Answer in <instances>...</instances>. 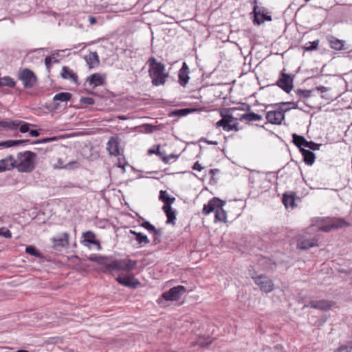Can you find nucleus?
Wrapping results in <instances>:
<instances>
[{
    "instance_id": "c756f323",
    "label": "nucleus",
    "mask_w": 352,
    "mask_h": 352,
    "mask_svg": "<svg viewBox=\"0 0 352 352\" xmlns=\"http://www.w3.org/2000/svg\"><path fill=\"white\" fill-rule=\"evenodd\" d=\"M72 97V94L69 92H60L56 94L53 100L55 101H61V102H67L71 100Z\"/></svg>"
},
{
    "instance_id": "bf43d9fd",
    "label": "nucleus",
    "mask_w": 352,
    "mask_h": 352,
    "mask_svg": "<svg viewBox=\"0 0 352 352\" xmlns=\"http://www.w3.org/2000/svg\"><path fill=\"white\" fill-rule=\"evenodd\" d=\"M219 172V169H217V168H214V169H210L209 170V174L211 175L212 176V179H213V177L214 175L216 174V173H218Z\"/></svg>"
},
{
    "instance_id": "b1692460",
    "label": "nucleus",
    "mask_w": 352,
    "mask_h": 352,
    "mask_svg": "<svg viewBox=\"0 0 352 352\" xmlns=\"http://www.w3.org/2000/svg\"><path fill=\"white\" fill-rule=\"evenodd\" d=\"M130 233L135 236V240L140 247L144 246L150 243L147 236L136 231L130 230Z\"/></svg>"
},
{
    "instance_id": "5fc2aeb1",
    "label": "nucleus",
    "mask_w": 352,
    "mask_h": 352,
    "mask_svg": "<svg viewBox=\"0 0 352 352\" xmlns=\"http://www.w3.org/2000/svg\"><path fill=\"white\" fill-rule=\"evenodd\" d=\"M160 145L157 146V148L156 149H152V148H150L148 151V153L149 154H156L157 155H160Z\"/></svg>"
},
{
    "instance_id": "5701e85b",
    "label": "nucleus",
    "mask_w": 352,
    "mask_h": 352,
    "mask_svg": "<svg viewBox=\"0 0 352 352\" xmlns=\"http://www.w3.org/2000/svg\"><path fill=\"white\" fill-rule=\"evenodd\" d=\"M302 155L303 156V161L307 165H312L315 162V154L313 151L305 148H301Z\"/></svg>"
},
{
    "instance_id": "680f3d73",
    "label": "nucleus",
    "mask_w": 352,
    "mask_h": 352,
    "mask_svg": "<svg viewBox=\"0 0 352 352\" xmlns=\"http://www.w3.org/2000/svg\"><path fill=\"white\" fill-rule=\"evenodd\" d=\"M88 20L91 24H95L96 23V19L93 16H89Z\"/></svg>"
},
{
    "instance_id": "603ef678",
    "label": "nucleus",
    "mask_w": 352,
    "mask_h": 352,
    "mask_svg": "<svg viewBox=\"0 0 352 352\" xmlns=\"http://www.w3.org/2000/svg\"><path fill=\"white\" fill-rule=\"evenodd\" d=\"M60 340V338L58 337H51V338H49L47 340H46L45 341V342L47 344H52L58 343Z\"/></svg>"
},
{
    "instance_id": "412c9836",
    "label": "nucleus",
    "mask_w": 352,
    "mask_h": 352,
    "mask_svg": "<svg viewBox=\"0 0 352 352\" xmlns=\"http://www.w3.org/2000/svg\"><path fill=\"white\" fill-rule=\"evenodd\" d=\"M162 210L166 214V216L167 217L166 223H170L172 225L175 224V219H176V211L172 208L171 206H163Z\"/></svg>"
},
{
    "instance_id": "09e8293b",
    "label": "nucleus",
    "mask_w": 352,
    "mask_h": 352,
    "mask_svg": "<svg viewBox=\"0 0 352 352\" xmlns=\"http://www.w3.org/2000/svg\"><path fill=\"white\" fill-rule=\"evenodd\" d=\"M56 140V137H53V138H43V139H41V140H38L36 141H34L32 142V144H43V143H47V142H51L54 140Z\"/></svg>"
},
{
    "instance_id": "39448f33",
    "label": "nucleus",
    "mask_w": 352,
    "mask_h": 352,
    "mask_svg": "<svg viewBox=\"0 0 352 352\" xmlns=\"http://www.w3.org/2000/svg\"><path fill=\"white\" fill-rule=\"evenodd\" d=\"M36 154L27 151L19 153L16 161V168L21 173H30L35 168Z\"/></svg>"
},
{
    "instance_id": "a878e982",
    "label": "nucleus",
    "mask_w": 352,
    "mask_h": 352,
    "mask_svg": "<svg viewBox=\"0 0 352 352\" xmlns=\"http://www.w3.org/2000/svg\"><path fill=\"white\" fill-rule=\"evenodd\" d=\"M30 140H9L3 142H0V146L4 147V148H9L12 146H16L22 144L28 143L30 142Z\"/></svg>"
},
{
    "instance_id": "4d7b16f0",
    "label": "nucleus",
    "mask_w": 352,
    "mask_h": 352,
    "mask_svg": "<svg viewBox=\"0 0 352 352\" xmlns=\"http://www.w3.org/2000/svg\"><path fill=\"white\" fill-rule=\"evenodd\" d=\"M30 135L32 137H38L39 136V132L37 130H30L29 129Z\"/></svg>"
},
{
    "instance_id": "052dcab7",
    "label": "nucleus",
    "mask_w": 352,
    "mask_h": 352,
    "mask_svg": "<svg viewBox=\"0 0 352 352\" xmlns=\"http://www.w3.org/2000/svg\"><path fill=\"white\" fill-rule=\"evenodd\" d=\"M317 89H318L320 93H324V92H327V88L326 87H324V86L318 87H317Z\"/></svg>"
},
{
    "instance_id": "ea45409f",
    "label": "nucleus",
    "mask_w": 352,
    "mask_h": 352,
    "mask_svg": "<svg viewBox=\"0 0 352 352\" xmlns=\"http://www.w3.org/2000/svg\"><path fill=\"white\" fill-rule=\"evenodd\" d=\"M30 126H34V125L21 120H19L18 128L21 133L28 132Z\"/></svg>"
},
{
    "instance_id": "cd10ccee",
    "label": "nucleus",
    "mask_w": 352,
    "mask_h": 352,
    "mask_svg": "<svg viewBox=\"0 0 352 352\" xmlns=\"http://www.w3.org/2000/svg\"><path fill=\"white\" fill-rule=\"evenodd\" d=\"M212 339L209 336H199L195 342L192 343V346H199L201 347H206L211 344Z\"/></svg>"
},
{
    "instance_id": "0e129e2a",
    "label": "nucleus",
    "mask_w": 352,
    "mask_h": 352,
    "mask_svg": "<svg viewBox=\"0 0 352 352\" xmlns=\"http://www.w3.org/2000/svg\"><path fill=\"white\" fill-rule=\"evenodd\" d=\"M175 201V198L173 197H170V199H169V203H170V206H171V204Z\"/></svg>"
},
{
    "instance_id": "a18cd8bd",
    "label": "nucleus",
    "mask_w": 352,
    "mask_h": 352,
    "mask_svg": "<svg viewBox=\"0 0 352 352\" xmlns=\"http://www.w3.org/2000/svg\"><path fill=\"white\" fill-rule=\"evenodd\" d=\"M3 236L6 239L12 238V232L6 227L0 228V236Z\"/></svg>"
},
{
    "instance_id": "2eb2a0df",
    "label": "nucleus",
    "mask_w": 352,
    "mask_h": 352,
    "mask_svg": "<svg viewBox=\"0 0 352 352\" xmlns=\"http://www.w3.org/2000/svg\"><path fill=\"white\" fill-rule=\"evenodd\" d=\"M14 168H16V161L12 155L0 160V172L10 170Z\"/></svg>"
},
{
    "instance_id": "aec40b11",
    "label": "nucleus",
    "mask_w": 352,
    "mask_h": 352,
    "mask_svg": "<svg viewBox=\"0 0 352 352\" xmlns=\"http://www.w3.org/2000/svg\"><path fill=\"white\" fill-rule=\"evenodd\" d=\"M330 47L335 50H344L347 48L345 47L346 42L343 40L338 39L333 36H329L328 38Z\"/></svg>"
},
{
    "instance_id": "79ce46f5",
    "label": "nucleus",
    "mask_w": 352,
    "mask_h": 352,
    "mask_svg": "<svg viewBox=\"0 0 352 352\" xmlns=\"http://www.w3.org/2000/svg\"><path fill=\"white\" fill-rule=\"evenodd\" d=\"M304 147L308 148L313 151H316L320 149V144H316L312 141H307V140H303Z\"/></svg>"
},
{
    "instance_id": "13d9d810",
    "label": "nucleus",
    "mask_w": 352,
    "mask_h": 352,
    "mask_svg": "<svg viewBox=\"0 0 352 352\" xmlns=\"http://www.w3.org/2000/svg\"><path fill=\"white\" fill-rule=\"evenodd\" d=\"M152 233H153L155 236H161L162 234V232L160 229H157L155 227L153 230Z\"/></svg>"
},
{
    "instance_id": "f704fd0d",
    "label": "nucleus",
    "mask_w": 352,
    "mask_h": 352,
    "mask_svg": "<svg viewBox=\"0 0 352 352\" xmlns=\"http://www.w3.org/2000/svg\"><path fill=\"white\" fill-rule=\"evenodd\" d=\"M292 142L293 143L298 147L300 148V151H301V148H304V141L303 140H306L303 136L297 135L296 133H294L292 135Z\"/></svg>"
},
{
    "instance_id": "e2e57ef3",
    "label": "nucleus",
    "mask_w": 352,
    "mask_h": 352,
    "mask_svg": "<svg viewBox=\"0 0 352 352\" xmlns=\"http://www.w3.org/2000/svg\"><path fill=\"white\" fill-rule=\"evenodd\" d=\"M263 19H264V22L265 21H272V16H269V15H266L265 14L264 15V17L263 18Z\"/></svg>"
},
{
    "instance_id": "72a5a7b5",
    "label": "nucleus",
    "mask_w": 352,
    "mask_h": 352,
    "mask_svg": "<svg viewBox=\"0 0 352 352\" xmlns=\"http://www.w3.org/2000/svg\"><path fill=\"white\" fill-rule=\"evenodd\" d=\"M192 110L190 109H175L173 111H171L168 116L170 117L173 116H177V117H182L188 115L189 113H190Z\"/></svg>"
},
{
    "instance_id": "774afa93",
    "label": "nucleus",
    "mask_w": 352,
    "mask_h": 352,
    "mask_svg": "<svg viewBox=\"0 0 352 352\" xmlns=\"http://www.w3.org/2000/svg\"><path fill=\"white\" fill-rule=\"evenodd\" d=\"M160 155H157L162 160V157L166 156V155H165L164 153L162 152L160 150Z\"/></svg>"
},
{
    "instance_id": "69168bd1",
    "label": "nucleus",
    "mask_w": 352,
    "mask_h": 352,
    "mask_svg": "<svg viewBox=\"0 0 352 352\" xmlns=\"http://www.w3.org/2000/svg\"><path fill=\"white\" fill-rule=\"evenodd\" d=\"M205 142H207L209 144H214V145H217V142H216V141H208V140H206Z\"/></svg>"
},
{
    "instance_id": "f8f14e48",
    "label": "nucleus",
    "mask_w": 352,
    "mask_h": 352,
    "mask_svg": "<svg viewBox=\"0 0 352 352\" xmlns=\"http://www.w3.org/2000/svg\"><path fill=\"white\" fill-rule=\"evenodd\" d=\"M296 245L298 249L308 250L312 247L318 245V239L315 237L302 235L298 239Z\"/></svg>"
},
{
    "instance_id": "a19ab883",
    "label": "nucleus",
    "mask_w": 352,
    "mask_h": 352,
    "mask_svg": "<svg viewBox=\"0 0 352 352\" xmlns=\"http://www.w3.org/2000/svg\"><path fill=\"white\" fill-rule=\"evenodd\" d=\"M311 90L301 89H298L296 91V94L300 98V99L309 98L311 96Z\"/></svg>"
},
{
    "instance_id": "f03ea898",
    "label": "nucleus",
    "mask_w": 352,
    "mask_h": 352,
    "mask_svg": "<svg viewBox=\"0 0 352 352\" xmlns=\"http://www.w3.org/2000/svg\"><path fill=\"white\" fill-rule=\"evenodd\" d=\"M289 105H292L293 109L298 108L297 104L294 102H282L267 105L266 109H272L267 112L265 118L272 124H281L285 120V113L291 109V108L283 109V106Z\"/></svg>"
},
{
    "instance_id": "1a4fd4ad",
    "label": "nucleus",
    "mask_w": 352,
    "mask_h": 352,
    "mask_svg": "<svg viewBox=\"0 0 352 352\" xmlns=\"http://www.w3.org/2000/svg\"><path fill=\"white\" fill-rule=\"evenodd\" d=\"M52 248L55 250L60 251L69 245V234L63 232L51 239Z\"/></svg>"
},
{
    "instance_id": "9d476101",
    "label": "nucleus",
    "mask_w": 352,
    "mask_h": 352,
    "mask_svg": "<svg viewBox=\"0 0 352 352\" xmlns=\"http://www.w3.org/2000/svg\"><path fill=\"white\" fill-rule=\"evenodd\" d=\"M252 278L254 280V283L260 287L261 291L265 293H269L273 290V282L268 277L261 275L255 277L253 276Z\"/></svg>"
},
{
    "instance_id": "3c124183",
    "label": "nucleus",
    "mask_w": 352,
    "mask_h": 352,
    "mask_svg": "<svg viewBox=\"0 0 352 352\" xmlns=\"http://www.w3.org/2000/svg\"><path fill=\"white\" fill-rule=\"evenodd\" d=\"M318 43H319L318 40L315 41H314L312 43H310V45L309 46L305 47V50L306 51H311V50H316L317 47H318Z\"/></svg>"
},
{
    "instance_id": "7c9ffc66",
    "label": "nucleus",
    "mask_w": 352,
    "mask_h": 352,
    "mask_svg": "<svg viewBox=\"0 0 352 352\" xmlns=\"http://www.w3.org/2000/svg\"><path fill=\"white\" fill-rule=\"evenodd\" d=\"M89 260L91 261L96 262L97 263L104 265L105 267V270H107L109 259L107 257L102 256H90L89 257Z\"/></svg>"
},
{
    "instance_id": "4be33fe9",
    "label": "nucleus",
    "mask_w": 352,
    "mask_h": 352,
    "mask_svg": "<svg viewBox=\"0 0 352 352\" xmlns=\"http://www.w3.org/2000/svg\"><path fill=\"white\" fill-rule=\"evenodd\" d=\"M253 13H254V23L257 25H261V23H264V19L263 18L264 17V12L262 8H259L258 6L255 5L254 6L253 9Z\"/></svg>"
},
{
    "instance_id": "864d4df0",
    "label": "nucleus",
    "mask_w": 352,
    "mask_h": 352,
    "mask_svg": "<svg viewBox=\"0 0 352 352\" xmlns=\"http://www.w3.org/2000/svg\"><path fill=\"white\" fill-rule=\"evenodd\" d=\"M78 164L77 162L73 161V162L67 163L64 166H61L60 167L61 168H67V169H71L72 168L78 167Z\"/></svg>"
},
{
    "instance_id": "4c0bfd02",
    "label": "nucleus",
    "mask_w": 352,
    "mask_h": 352,
    "mask_svg": "<svg viewBox=\"0 0 352 352\" xmlns=\"http://www.w3.org/2000/svg\"><path fill=\"white\" fill-rule=\"evenodd\" d=\"M159 198L162 202H164V204L163 206H170V195L166 190H160Z\"/></svg>"
},
{
    "instance_id": "2f4dec72",
    "label": "nucleus",
    "mask_w": 352,
    "mask_h": 352,
    "mask_svg": "<svg viewBox=\"0 0 352 352\" xmlns=\"http://www.w3.org/2000/svg\"><path fill=\"white\" fill-rule=\"evenodd\" d=\"M0 126L10 130H16L19 126V120L0 121Z\"/></svg>"
},
{
    "instance_id": "c85d7f7f",
    "label": "nucleus",
    "mask_w": 352,
    "mask_h": 352,
    "mask_svg": "<svg viewBox=\"0 0 352 352\" xmlns=\"http://www.w3.org/2000/svg\"><path fill=\"white\" fill-rule=\"evenodd\" d=\"M346 225H347L346 222L345 221H344L343 219H337L332 224L322 227L321 230H322L324 232H329L331 230V228H342Z\"/></svg>"
},
{
    "instance_id": "bb28decb",
    "label": "nucleus",
    "mask_w": 352,
    "mask_h": 352,
    "mask_svg": "<svg viewBox=\"0 0 352 352\" xmlns=\"http://www.w3.org/2000/svg\"><path fill=\"white\" fill-rule=\"evenodd\" d=\"M84 241L94 245H96L98 249L101 248L100 244L98 241L96 240V235L91 231H87L83 233Z\"/></svg>"
},
{
    "instance_id": "20e7f679",
    "label": "nucleus",
    "mask_w": 352,
    "mask_h": 352,
    "mask_svg": "<svg viewBox=\"0 0 352 352\" xmlns=\"http://www.w3.org/2000/svg\"><path fill=\"white\" fill-rule=\"evenodd\" d=\"M226 204V201L218 197H213L207 204H204L202 213L205 215L209 214L212 212H214V221L220 222H226V212L223 209V206Z\"/></svg>"
},
{
    "instance_id": "473e14b6",
    "label": "nucleus",
    "mask_w": 352,
    "mask_h": 352,
    "mask_svg": "<svg viewBox=\"0 0 352 352\" xmlns=\"http://www.w3.org/2000/svg\"><path fill=\"white\" fill-rule=\"evenodd\" d=\"M283 203L285 208H294L295 206L294 195L284 194L283 197Z\"/></svg>"
},
{
    "instance_id": "6ab92c4d",
    "label": "nucleus",
    "mask_w": 352,
    "mask_h": 352,
    "mask_svg": "<svg viewBox=\"0 0 352 352\" xmlns=\"http://www.w3.org/2000/svg\"><path fill=\"white\" fill-rule=\"evenodd\" d=\"M85 60L91 69L97 67L100 64L99 56L96 52H90L85 56Z\"/></svg>"
},
{
    "instance_id": "423d86ee",
    "label": "nucleus",
    "mask_w": 352,
    "mask_h": 352,
    "mask_svg": "<svg viewBox=\"0 0 352 352\" xmlns=\"http://www.w3.org/2000/svg\"><path fill=\"white\" fill-rule=\"evenodd\" d=\"M137 265V261L129 258L109 260L107 270L104 272L111 271H133Z\"/></svg>"
},
{
    "instance_id": "58836bf2",
    "label": "nucleus",
    "mask_w": 352,
    "mask_h": 352,
    "mask_svg": "<svg viewBox=\"0 0 352 352\" xmlns=\"http://www.w3.org/2000/svg\"><path fill=\"white\" fill-rule=\"evenodd\" d=\"M25 252L28 254L34 256L36 258H42V254L37 251V250L31 245L27 246L25 248Z\"/></svg>"
},
{
    "instance_id": "8fccbe9b",
    "label": "nucleus",
    "mask_w": 352,
    "mask_h": 352,
    "mask_svg": "<svg viewBox=\"0 0 352 352\" xmlns=\"http://www.w3.org/2000/svg\"><path fill=\"white\" fill-rule=\"evenodd\" d=\"M177 157H178V155H177L170 154L168 156H163L162 161L165 164H168L171 160H175V159H177Z\"/></svg>"
},
{
    "instance_id": "393cba45",
    "label": "nucleus",
    "mask_w": 352,
    "mask_h": 352,
    "mask_svg": "<svg viewBox=\"0 0 352 352\" xmlns=\"http://www.w3.org/2000/svg\"><path fill=\"white\" fill-rule=\"evenodd\" d=\"M87 80L91 85H93L94 87L101 85L104 83V78L101 74L98 73H95L91 75L87 78Z\"/></svg>"
},
{
    "instance_id": "9b49d317",
    "label": "nucleus",
    "mask_w": 352,
    "mask_h": 352,
    "mask_svg": "<svg viewBox=\"0 0 352 352\" xmlns=\"http://www.w3.org/2000/svg\"><path fill=\"white\" fill-rule=\"evenodd\" d=\"M186 289L184 286L178 285L170 288L168 291L163 293L162 297L166 300H177L179 299L181 296L185 293Z\"/></svg>"
},
{
    "instance_id": "e433bc0d",
    "label": "nucleus",
    "mask_w": 352,
    "mask_h": 352,
    "mask_svg": "<svg viewBox=\"0 0 352 352\" xmlns=\"http://www.w3.org/2000/svg\"><path fill=\"white\" fill-rule=\"evenodd\" d=\"M58 56V53L52 54L51 56H47L45 58V64L48 70H50L51 67V63L52 62L58 63L57 57Z\"/></svg>"
},
{
    "instance_id": "6e6d98bb",
    "label": "nucleus",
    "mask_w": 352,
    "mask_h": 352,
    "mask_svg": "<svg viewBox=\"0 0 352 352\" xmlns=\"http://www.w3.org/2000/svg\"><path fill=\"white\" fill-rule=\"evenodd\" d=\"M192 168L194 170H198V171H201L203 169V167L201 166V165L198 162H196L194 164Z\"/></svg>"
},
{
    "instance_id": "37998d69",
    "label": "nucleus",
    "mask_w": 352,
    "mask_h": 352,
    "mask_svg": "<svg viewBox=\"0 0 352 352\" xmlns=\"http://www.w3.org/2000/svg\"><path fill=\"white\" fill-rule=\"evenodd\" d=\"M334 352H352V342H348L340 346Z\"/></svg>"
},
{
    "instance_id": "6e6552de",
    "label": "nucleus",
    "mask_w": 352,
    "mask_h": 352,
    "mask_svg": "<svg viewBox=\"0 0 352 352\" xmlns=\"http://www.w3.org/2000/svg\"><path fill=\"white\" fill-rule=\"evenodd\" d=\"M19 78L22 82L26 89L32 88L37 81V77L35 74L29 69H23L19 73Z\"/></svg>"
},
{
    "instance_id": "c03bdc74",
    "label": "nucleus",
    "mask_w": 352,
    "mask_h": 352,
    "mask_svg": "<svg viewBox=\"0 0 352 352\" xmlns=\"http://www.w3.org/2000/svg\"><path fill=\"white\" fill-rule=\"evenodd\" d=\"M238 110L245 111L248 113V111H250L251 110V106L248 104L243 103L241 104V106L239 107H237V108L234 107V108L229 109L228 111L231 112L232 113H234L235 111H236Z\"/></svg>"
},
{
    "instance_id": "0eeeda50",
    "label": "nucleus",
    "mask_w": 352,
    "mask_h": 352,
    "mask_svg": "<svg viewBox=\"0 0 352 352\" xmlns=\"http://www.w3.org/2000/svg\"><path fill=\"white\" fill-rule=\"evenodd\" d=\"M285 69H283L279 75V78L276 82L273 85H276L283 89L286 93L289 94L293 89L294 87V80L290 74L285 72Z\"/></svg>"
},
{
    "instance_id": "a211bd4d",
    "label": "nucleus",
    "mask_w": 352,
    "mask_h": 352,
    "mask_svg": "<svg viewBox=\"0 0 352 352\" xmlns=\"http://www.w3.org/2000/svg\"><path fill=\"white\" fill-rule=\"evenodd\" d=\"M332 303L328 300H312L309 302L307 307L311 308L327 311L331 309Z\"/></svg>"
},
{
    "instance_id": "7ed1b4c3",
    "label": "nucleus",
    "mask_w": 352,
    "mask_h": 352,
    "mask_svg": "<svg viewBox=\"0 0 352 352\" xmlns=\"http://www.w3.org/2000/svg\"><path fill=\"white\" fill-rule=\"evenodd\" d=\"M149 65L148 74L154 86L162 85L166 82L168 74L165 73V65L161 62H157L156 58L151 56L148 60Z\"/></svg>"
},
{
    "instance_id": "f3484780",
    "label": "nucleus",
    "mask_w": 352,
    "mask_h": 352,
    "mask_svg": "<svg viewBox=\"0 0 352 352\" xmlns=\"http://www.w3.org/2000/svg\"><path fill=\"white\" fill-rule=\"evenodd\" d=\"M189 68L187 64L184 62L182 66V68L179 71L178 78L179 84L185 87L189 80Z\"/></svg>"
},
{
    "instance_id": "49530a36",
    "label": "nucleus",
    "mask_w": 352,
    "mask_h": 352,
    "mask_svg": "<svg viewBox=\"0 0 352 352\" xmlns=\"http://www.w3.org/2000/svg\"><path fill=\"white\" fill-rule=\"evenodd\" d=\"M80 103L92 105L95 103L94 98L91 97H82L80 100Z\"/></svg>"
},
{
    "instance_id": "4468645a",
    "label": "nucleus",
    "mask_w": 352,
    "mask_h": 352,
    "mask_svg": "<svg viewBox=\"0 0 352 352\" xmlns=\"http://www.w3.org/2000/svg\"><path fill=\"white\" fill-rule=\"evenodd\" d=\"M107 149L109 151V153L111 155H120V142L118 138L115 137H111L107 142Z\"/></svg>"
},
{
    "instance_id": "338daca9",
    "label": "nucleus",
    "mask_w": 352,
    "mask_h": 352,
    "mask_svg": "<svg viewBox=\"0 0 352 352\" xmlns=\"http://www.w3.org/2000/svg\"><path fill=\"white\" fill-rule=\"evenodd\" d=\"M153 241H154L155 244H157L160 242V240L158 239L157 236H155L153 239Z\"/></svg>"
},
{
    "instance_id": "dca6fc26",
    "label": "nucleus",
    "mask_w": 352,
    "mask_h": 352,
    "mask_svg": "<svg viewBox=\"0 0 352 352\" xmlns=\"http://www.w3.org/2000/svg\"><path fill=\"white\" fill-rule=\"evenodd\" d=\"M60 76L63 79L69 80L74 82L76 85H79L78 75L72 69L67 66H63L62 67Z\"/></svg>"
},
{
    "instance_id": "ddd939ff",
    "label": "nucleus",
    "mask_w": 352,
    "mask_h": 352,
    "mask_svg": "<svg viewBox=\"0 0 352 352\" xmlns=\"http://www.w3.org/2000/svg\"><path fill=\"white\" fill-rule=\"evenodd\" d=\"M116 280L122 285H124L130 288H136L138 286L140 285V282L135 278L134 275L133 274L121 276H119Z\"/></svg>"
},
{
    "instance_id": "de8ad7c7",
    "label": "nucleus",
    "mask_w": 352,
    "mask_h": 352,
    "mask_svg": "<svg viewBox=\"0 0 352 352\" xmlns=\"http://www.w3.org/2000/svg\"><path fill=\"white\" fill-rule=\"evenodd\" d=\"M141 226L146 229L150 232H152L153 230L155 228V226L152 225L149 221H144L142 224Z\"/></svg>"
},
{
    "instance_id": "f257e3e1",
    "label": "nucleus",
    "mask_w": 352,
    "mask_h": 352,
    "mask_svg": "<svg viewBox=\"0 0 352 352\" xmlns=\"http://www.w3.org/2000/svg\"><path fill=\"white\" fill-rule=\"evenodd\" d=\"M222 118L217 123L218 126H221L224 131H230L232 130L238 131V123H232L234 120H239L240 121L246 120L248 122L261 121L263 117L250 111L248 113H243L239 118H234L233 115H223L221 113Z\"/></svg>"
},
{
    "instance_id": "c9c22d12",
    "label": "nucleus",
    "mask_w": 352,
    "mask_h": 352,
    "mask_svg": "<svg viewBox=\"0 0 352 352\" xmlns=\"http://www.w3.org/2000/svg\"><path fill=\"white\" fill-rule=\"evenodd\" d=\"M15 81L10 76L0 78V87L7 86L12 88L15 86Z\"/></svg>"
}]
</instances>
